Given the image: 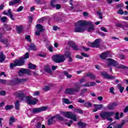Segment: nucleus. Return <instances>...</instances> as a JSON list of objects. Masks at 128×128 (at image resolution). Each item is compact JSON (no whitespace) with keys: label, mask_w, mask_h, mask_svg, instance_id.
<instances>
[{"label":"nucleus","mask_w":128,"mask_h":128,"mask_svg":"<svg viewBox=\"0 0 128 128\" xmlns=\"http://www.w3.org/2000/svg\"><path fill=\"white\" fill-rule=\"evenodd\" d=\"M70 4L72 6L70 8V10H71V12H76V10H74V6H72V2H70Z\"/></svg>","instance_id":"a18cd8bd"},{"label":"nucleus","mask_w":128,"mask_h":128,"mask_svg":"<svg viewBox=\"0 0 128 128\" xmlns=\"http://www.w3.org/2000/svg\"><path fill=\"white\" fill-rule=\"evenodd\" d=\"M44 90H50V87L48 86H45L44 88H43Z\"/></svg>","instance_id":"338daca9"},{"label":"nucleus","mask_w":128,"mask_h":128,"mask_svg":"<svg viewBox=\"0 0 128 128\" xmlns=\"http://www.w3.org/2000/svg\"><path fill=\"white\" fill-rule=\"evenodd\" d=\"M76 112H78V114H83V111L82 109H76Z\"/></svg>","instance_id":"09e8293b"},{"label":"nucleus","mask_w":128,"mask_h":128,"mask_svg":"<svg viewBox=\"0 0 128 128\" xmlns=\"http://www.w3.org/2000/svg\"><path fill=\"white\" fill-rule=\"evenodd\" d=\"M78 126H80L81 128H86V124L82 122H78Z\"/></svg>","instance_id":"2f4dec72"},{"label":"nucleus","mask_w":128,"mask_h":128,"mask_svg":"<svg viewBox=\"0 0 128 128\" xmlns=\"http://www.w3.org/2000/svg\"><path fill=\"white\" fill-rule=\"evenodd\" d=\"M8 20V18L6 16H2H2L0 15V20L1 22H6Z\"/></svg>","instance_id":"7c9ffc66"},{"label":"nucleus","mask_w":128,"mask_h":128,"mask_svg":"<svg viewBox=\"0 0 128 128\" xmlns=\"http://www.w3.org/2000/svg\"><path fill=\"white\" fill-rule=\"evenodd\" d=\"M76 58H78L79 60H82V58H84V57H82L80 55H76Z\"/></svg>","instance_id":"680f3d73"},{"label":"nucleus","mask_w":128,"mask_h":128,"mask_svg":"<svg viewBox=\"0 0 128 128\" xmlns=\"http://www.w3.org/2000/svg\"><path fill=\"white\" fill-rule=\"evenodd\" d=\"M30 58L28 52H26L23 56H21L20 60H15V64L17 66H22L24 64L25 60Z\"/></svg>","instance_id":"20e7f679"},{"label":"nucleus","mask_w":128,"mask_h":128,"mask_svg":"<svg viewBox=\"0 0 128 128\" xmlns=\"http://www.w3.org/2000/svg\"><path fill=\"white\" fill-rule=\"evenodd\" d=\"M94 108H96L98 110H100L102 108V104H95L94 105Z\"/></svg>","instance_id":"c85d7f7f"},{"label":"nucleus","mask_w":128,"mask_h":128,"mask_svg":"<svg viewBox=\"0 0 128 128\" xmlns=\"http://www.w3.org/2000/svg\"><path fill=\"white\" fill-rule=\"evenodd\" d=\"M100 42H102V40L98 38L94 40V42H90V46H91V48H98L100 46Z\"/></svg>","instance_id":"f8f14e48"},{"label":"nucleus","mask_w":128,"mask_h":128,"mask_svg":"<svg viewBox=\"0 0 128 128\" xmlns=\"http://www.w3.org/2000/svg\"><path fill=\"white\" fill-rule=\"evenodd\" d=\"M90 78L91 80H94L96 78V76L92 73L88 72L84 76V78Z\"/></svg>","instance_id":"412c9836"},{"label":"nucleus","mask_w":128,"mask_h":128,"mask_svg":"<svg viewBox=\"0 0 128 128\" xmlns=\"http://www.w3.org/2000/svg\"><path fill=\"white\" fill-rule=\"evenodd\" d=\"M16 98H18L22 102H26L28 104H36L38 102V99L33 98L31 99L30 96H25L22 91H18L14 94Z\"/></svg>","instance_id":"f03ea898"},{"label":"nucleus","mask_w":128,"mask_h":128,"mask_svg":"<svg viewBox=\"0 0 128 128\" xmlns=\"http://www.w3.org/2000/svg\"><path fill=\"white\" fill-rule=\"evenodd\" d=\"M36 36H40V32L44 30V27L38 24L36 26Z\"/></svg>","instance_id":"4468645a"},{"label":"nucleus","mask_w":128,"mask_h":128,"mask_svg":"<svg viewBox=\"0 0 128 128\" xmlns=\"http://www.w3.org/2000/svg\"><path fill=\"white\" fill-rule=\"evenodd\" d=\"M118 14H124V10H122V9H120L118 12Z\"/></svg>","instance_id":"603ef678"},{"label":"nucleus","mask_w":128,"mask_h":128,"mask_svg":"<svg viewBox=\"0 0 128 128\" xmlns=\"http://www.w3.org/2000/svg\"><path fill=\"white\" fill-rule=\"evenodd\" d=\"M114 112H105L100 114V116L102 118H110V116H112Z\"/></svg>","instance_id":"1a4fd4ad"},{"label":"nucleus","mask_w":128,"mask_h":128,"mask_svg":"<svg viewBox=\"0 0 128 128\" xmlns=\"http://www.w3.org/2000/svg\"><path fill=\"white\" fill-rule=\"evenodd\" d=\"M28 50H36V48L34 44H31L28 48Z\"/></svg>","instance_id":"a878e982"},{"label":"nucleus","mask_w":128,"mask_h":128,"mask_svg":"<svg viewBox=\"0 0 128 128\" xmlns=\"http://www.w3.org/2000/svg\"><path fill=\"white\" fill-rule=\"evenodd\" d=\"M24 10V7L22 6H20L18 9H17V12H22Z\"/></svg>","instance_id":"3c124183"},{"label":"nucleus","mask_w":128,"mask_h":128,"mask_svg":"<svg viewBox=\"0 0 128 128\" xmlns=\"http://www.w3.org/2000/svg\"><path fill=\"white\" fill-rule=\"evenodd\" d=\"M119 90H120V92H124V88H123V87H122V86H120V87H119Z\"/></svg>","instance_id":"774afa93"},{"label":"nucleus","mask_w":128,"mask_h":128,"mask_svg":"<svg viewBox=\"0 0 128 128\" xmlns=\"http://www.w3.org/2000/svg\"><path fill=\"white\" fill-rule=\"evenodd\" d=\"M96 84L95 82H88L84 84H83L81 86H84V88H89V86H94Z\"/></svg>","instance_id":"a211bd4d"},{"label":"nucleus","mask_w":128,"mask_h":128,"mask_svg":"<svg viewBox=\"0 0 128 128\" xmlns=\"http://www.w3.org/2000/svg\"><path fill=\"white\" fill-rule=\"evenodd\" d=\"M126 24V22H122V23H118L116 26L118 28H123V30H124V25Z\"/></svg>","instance_id":"5701e85b"},{"label":"nucleus","mask_w":128,"mask_h":128,"mask_svg":"<svg viewBox=\"0 0 128 128\" xmlns=\"http://www.w3.org/2000/svg\"><path fill=\"white\" fill-rule=\"evenodd\" d=\"M52 60L54 62H56L57 64L64 62L66 60V58H64V56L62 55V54L54 55L52 57Z\"/></svg>","instance_id":"423d86ee"},{"label":"nucleus","mask_w":128,"mask_h":128,"mask_svg":"<svg viewBox=\"0 0 128 128\" xmlns=\"http://www.w3.org/2000/svg\"><path fill=\"white\" fill-rule=\"evenodd\" d=\"M64 76H66L67 78H72V75L68 74V72L64 71Z\"/></svg>","instance_id":"58836bf2"},{"label":"nucleus","mask_w":128,"mask_h":128,"mask_svg":"<svg viewBox=\"0 0 128 128\" xmlns=\"http://www.w3.org/2000/svg\"><path fill=\"white\" fill-rule=\"evenodd\" d=\"M42 128V124L40 123H38L36 126V128Z\"/></svg>","instance_id":"e2e57ef3"},{"label":"nucleus","mask_w":128,"mask_h":128,"mask_svg":"<svg viewBox=\"0 0 128 128\" xmlns=\"http://www.w3.org/2000/svg\"><path fill=\"white\" fill-rule=\"evenodd\" d=\"M25 38L29 42H32V40H30V35H26V37H25Z\"/></svg>","instance_id":"c03bdc74"},{"label":"nucleus","mask_w":128,"mask_h":128,"mask_svg":"<svg viewBox=\"0 0 128 128\" xmlns=\"http://www.w3.org/2000/svg\"><path fill=\"white\" fill-rule=\"evenodd\" d=\"M48 106H44L40 108H34L32 110L33 114H38V112H44L48 110Z\"/></svg>","instance_id":"9b49d317"},{"label":"nucleus","mask_w":128,"mask_h":128,"mask_svg":"<svg viewBox=\"0 0 128 128\" xmlns=\"http://www.w3.org/2000/svg\"><path fill=\"white\" fill-rule=\"evenodd\" d=\"M14 122H16V118H14V116L11 117L10 119L9 124L10 126H12V123Z\"/></svg>","instance_id":"c9c22d12"},{"label":"nucleus","mask_w":128,"mask_h":128,"mask_svg":"<svg viewBox=\"0 0 128 128\" xmlns=\"http://www.w3.org/2000/svg\"><path fill=\"white\" fill-rule=\"evenodd\" d=\"M0 82L2 84H6L8 82V81L6 80L0 79Z\"/></svg>","instance_id":"37998d69"},{"label":"nucleus","mask_w":128,"mask_h":128,"mask_svg":"<svg viewBox=\"0 0 128 128\" xmlns=\"http://www.w3.org/2000/svg\"><path fill=\"white\" fill-rule=\"evenodd\" d=\"M0 96H6V91H0Z\"/></svg>","instance_id":"13d9d810"},{"label":"nucleus","mask_w":128,"mask_h":128,"mask_svg":"<svg viewBox=\"0 0 128 128\" xmlns=\"http://www.w3.org/2000/svg\"><path fill=\"white\" fill-rule=\"evenodd\" d=\"M24 82H26V79H16L10 80V84L11 86H16V84H22Z\"/></svg>","instance_id":"9d476101"},{"label":"nucleus","mask_w":128,"mask_h":128,"mask_svg":"<svg viewBox=\"0 0 128 128\" xmlns=\"http://www.w3.org/2000/svg\"><path fill=\"white\" fill-rule=\"evenodd\" d=\"M56 4V0H52L50 2V4L52 8H54L56 6V10H60V4H56V6L54 5Z\"/></svg>","instance_id":"4be33fe9"},{"label":"nucleus","mask_w":128,"mask_h":128,"mask_svg":"<svg viewBox=\"0 0 128 128\" xmlns=\"http://www.w3.org/2000/svg\"><path fill=\"white\" fill-rule=\"evenodd\" d=\"M102 74L104 78H106L107 80H114V78H116L114 76L108 74L106 72H102Z\"/></svg>","instance_id":"dca6fc26"},{"label":"nucleus","mask_w":128,"mask_h":128,"mask_svg":"<svg viewBox=\"0 0 128 128\" xmlns=\"http://www.w3.org/2000/svg\"><path fill=\"white\" fill-rule=\"evenodd\" d=\"M40 94V92L39 91H36L34 92V96H38Z\"/></svg>","instance_id":"0e129e2a"},{"label":"nucleus","mask_w":128,"mask_h":128,"mask_svg":"<svg viewBox=\"0 0 128 128\" xmlns=\"http://www.w3.org/2000/svg\"><path fill=\"white\" fill-rule=\"evenodd\" d=\"M22 0H12L9 2V6H18V4H20V1ZM16 4H18L16 6Z\"/></svg>","instance_id":"f3484780"},{"label":"nucleus","mask_w":128,"mask_h":128,"mask_svg":"<svg viewBox=\"0 0 128 128\" xmlns=\"http://www.w3.org/2000/svg\"><path fill=\"white\" fill-rule=\"evenodd\" d=\"M12 10L8 9V12L6 11H4L3 12V14H4V16H8L12 14Z\"/></svg>","instance_id":"bb28decb"},{"label":"nucleus","mask_w":128,"mask_h":128,"mask_svg":"<svg viewBox=\"0 0 128 128\" xmlns=\"http://www.w3.org/2000/svg\"><path fill=\"white\" fill-rule=\"evenodd\" d=\"M116 106H118V103L116 102L111 103L107 106V108L110 110H114V108Z\"/></svg>","instance_id":"aec40b11"},{"label":"nucleus","mask_w":128,"mask_h":128,"mask_svg":"<svg viewBox=\"0 0 128 128\" xmlns=\"http://www.w3.org/2000/svg\"><path fill=\"white\" fill-rule=\"evenodd\" d=\"M118 57L119 58H120V60H124V56L121 54H120L118 56Z\"/></svg>","instance_id":"bf43d9fd"},{"label":"nucleus","mask_w":128,"mask_h":128,"mask_svg":"<svg viewBox=\"0 0 128 128\" xmlns=\"http://www.w3.org/2000/svg\"><path fill=\"white\" fill-rule=\"evenodd\" d=\"M57 120H66L62 117L60 116V114H56L55 116H52L48 120V126L52 124Z\"/></svg>","instance_id":"0eeeda50"},{"label":"nucleus","mask_w":128,"mask_h":128,"mask_svg":"<svg viewBox=\"0 0 128 128\" xmlns=\"http://www.w3.org/2000/svg\"><path fill=\"white\" fill-rule=\"evenodd\" d=\"M72 122H74V121L71 120L70 121V122H66L65 124H66V126H72Z\"/></svg>","instance_id":"de8ad7c7"},{"label":"nucleus","mask_w":128,"mask_h":128,"mask_svg":"<svg viewBox=\"0 0 128 128\" xmlns=\"http://www.w3.org/2000/svg\"><path fill=\"white\" fill-rule=\"evenodd\" d=\"M18 74L20 76H22L24 74H32V72L28 70V69H24L22 68L19 70Z\"/></svg>","instance_id":"ddd939ff"},{"label":"nucleus","mask_w":128,"mask_h":128,"mask_svg":"<svg viewBox=\"0 0 128 128\" xmlns=\"http://www.w3.org/2000/svg\"><path fill=\"white\" fill-rule=\"evenodd\" d=\"M74 32H84L86 30L88 32L94 30V23L92 21L80 20L75 24Z\"/></svg>","instance_id":"f257e3e1"},{"label":"nucleus","mask_w":128,"mask_h":128,"mask_svg":"<svg viewBox=\"0 0 128 128\" xmlns=\"http://www.w3.org/2000/svg\"><path fill=\"white\" fill-rule=\"evenodd\" d=\"M107 64L108 66H113L116 68H123V70H128V66H124L122 64L118 66V62L110 58H109L107 60Z\"/></svg>","instance_id":"7ed1b4c3"},{"label":"nucleus","mask_w":128,"mask_h":128,"mask_svg":"<svg viewBox=\"0 0 128 128\" xmlns=\"http://www.w3.org/2000/svg\"><path fill=\"white\" fill-rule=\"evenodd\" d=\"M122 116H124V113L121 112L120 116V113L116 112V114L115 118L116 120H120V118H122Z\"/></svg>","instance_id":"393cba45"},{"label":"nucleus","mask_w":128,"mask_h":128,"mask_svg":"<svg viewBox=\"0 0 128 128\" xmlns=\"http://www.w3.org/2000/svg\"><path fill=\"white\" fill-rule=\"evenodd\" d=\"M84 104V106H86V107L92 106V103L90 102H85Z\"/></svg>","instance_id":"79ce46f5"},{"label":"nucleus","mask_w":128,"mask_h":128,"mask_svg":"<svg viewBox=\"0 0 128 128\" xmlns=\"http://www.w3.org/2000/svg\"><path fill=\"white\" fill-rule=\"evenodd\" d=\"M110 56H112V54H110V52L108 51L103 52L100 55V58L102 60H104L106 58H108Z\"/></svg>","instance_id":"2eb2a0df"},{"label":"nucleus","mask_w":128,"mask_h":128,"mask_svg":"<svg viewBox=\"0 0 128 128\" xmlns=\"http://www.w3.org/2000/svg\"><path fill=\"white\" fill-rule=\"evenodd\" d=\"M63 116L67 118H70L74 122H78V119L76 118V115L73 114L72 112H63Z\"/></svg>","instance_id":"6e6552de"},{"label":"nucleus","mask_w":128,"mask_h":128,"mask_svg":"<svg viewBox=\"0 0 128 128\" xmlns=\"http://www.w3.org/2000/svg\"><path fill=\"white\" fill-rule=\"evenodd\" d=\"M62 102H64V104H72L68 100V98H62Z\"/></svg>","instance_id":"72a5a7b5"},{"label":"nucleus","mask_w":128,"mask_h":128,"mask_svg":"<svg viewBox=\"0 0 128 128\" xmlns=\"http://www.w3.org/2000/svg\"><path fill=\"white\" fill-rule=\"evenodd\" d=\"M122 126H124V123H122L120 124H118L115 126H114V128H122Z\"/></svg>","instance_id":"ea45409f"},{"label":"nucleus","mask_w":128,"mask_h":128,"mask_svg":"<svg viewBox=\"0 0 128 128\" xmlns=\"http://www.w3.org/2000/svg\"><path fill=\"white\" fill-rule=\"evenodd\" d=\"M125 30H128V24L126 22H125L124 28Z\"/></svg>","instance_id":"4d7b16f0"},{"label":"nucleus","mask_w":128,"mask_h":128,"mask_svg":"<svg viewBox=\"0 0 128 128\" xmlns=\"http://www.w3.org/2000/svg\"><path fill=\"white\" fill-rule=\"evenodd\" d=\"M0 42H2V44H6V48H8V40L6 39H1L0 40Z\"/></svg>","instance_id":"c756f323"},{"label":"nucleus","mask_w":128,"mask_h":128,"mask_svg":"<svg viewBox=\"0 0 128 128\" xmlns=\"http://www.w3.org/2000/svg\"><path fill=\"white\" fill-rule=\"evenodd\" d=\"M97 14L99 16V18H100V20L102 19V12L98 11L97 12Z\"/></svg>","instance_id":"8fccbe9b"},{"label":"nucleus","mask_w":128,"mask_h":128,"mask_svg":"<svg viewBox=\"0 0 128 128\" xmlns=\"http://www.w3.org/2000/svg\"><path fill=\"white\" fill-rule=\"evenodd\" d=\"M15 108L16 110H20V102L18 100L15 102Z\"/></svg>","instance_id":"4c0bfd02"},{"label":"nucleus","mask_w":128,"mask_h":128,"mask_svg":"<svg viewBox=\"0 0 128 128\" xmlns=\"http://www.w3.org/2000/svg\"><path fill=\"white\" fill-rule=\"evenodd\" d=\"M81 55L82 56H84V58H88L89 56L88 54L84 52L81 53Z\"/></svg>","instance_id":"864d4df0"},{"label":"nucleus","mask_w":128,"mask_h":128,"mask_svg":"<svg viewBox=\"0 0 128 128\" xmlns=\"http://www.w3.org/2000/svg\"><path fill=\"white\" fill-rule=\"evenodd\" d=\"M68 46H72L74 50H78V46H76L74 42L73 41H70L68 42Z\"/></svg>","instance_id":"6ab92c4d"},{"label":"nucleus","mask_w":128,"mask_h":128,"mask_svg":"<svg viewBox=\"0 0 128 128\" xmlns=\"http://www.w3.org/2000/svg\"><path fill=\"white\" fill-rule=\"evenodd\" d=\"M114 87H111L110 88V92L111 94H114Z\"/></svg>","instance_id":"5fc2aeb1"},{"label":"nucleus","mask_w":128,"mask_h":128,"mask_svg":"<svg viewBox=\"0 0 128 128\" xmlns=\"http://www.w3.org/2000/svg\"><path fill=\"white\" fill-rule=\"evenodd\" d=\"M14 66H17L16 64L15 61H14V64L11 63L10 64V68H14Z\"/></svg>","instance_id":"49530a36"},{"label":"nucleus","mask_w":128,"mask_h":128,"mask_svg":"<svg viewBox=\"0 0 128 128\" xmlns=\"http://www.w3.org/2000/svg\"><path fill=\"white\" fill-rule=\"evenodd\" d=\"M28 68H30L31 70H36V66L32 63H30L28 64Z\"/></svg>","instance_id":"cd10ccee"},{"label":"nucleus","mask_w":128,"mask_h":128,"mask_svg":"<svg viewBox=\"0 0 128 128\" xmlns=\"http://www.w3.org/2000/svg\"><path fill=\"white\" fill-rule=\"evenodd\" d=\"M38 124V120H36V119H34L30 122L31 126H36V124Z\"/></svg>","instance_id":"473e14b6"},{"label":"nucleus","mask_w":128,"mask_h":128,"mask_svg":"<svg viewBox=\"0 0 128 128\" xmlns=\"http://www.w3.org/2000/svg\"><path fill=\"white\" fill-rule=\"evenodd\" d=\"M74 86L75 88H74L66 89L65 91V94H72L74 92H80V83H76L74 84Z\"/></svg>","instance_id":"39448f33"},{"label":"nucleus","mask_w":128,"mask_h":128,"mask_svg":"<svg viewBox=\"0 0 128 128\" xmlns=\"http://www.w3.org/2000/svg\"><path fill=\"white\" fill-rule=\"evenodd\" d=\"M86 79L82 78V79H80V84H82V82H86Z\"/></svg>","instance_id":"052dcab7"},{"label":"nucleus","mask_w":128,"mask_h":128,"mask_svg":"<svg viewBox=\"0 0 128 128\" xmlns=\"http://www.w3.org/2000/svg\"><path fill=\"white\" fill-rule=\"evenodd\" d=\"M46 70L48 72V74H50L52 72V70L50 68H46Z\"/></svg>","instance_id":"69168bd1"},{"label":"nucleus","mask_w":128,"mask_h":128,"mask_svg":"<svg viewBox=\"0 0 128 128\" xmlns=\"http://www.w3.org/2000/svg\"><path fill=\"white\" fill-rule=\"evenodd\" d=\"M12 108H14L12 105H8L6 106L5 110H12Z\"/></svg>","instance_id":"a19ab883"},{"label":"nucleus","mask_w":128,"mask_h":128,"mask_svg":"<svg viewBox=\"0 0 128 128\" xmlns=\"http://www.w3.org/2000/svg\"><path fill=\"white\" fill-rule=\"evenodd\" d=\"M100 30L102 31V32H108V30H106V28L104 27H102L100 28Z\"/></svg>","instance_id":"6e6d98bb"},{"label":"nucleus","mask_w":128,"mask_h":128,"mask_svg":"<svg viewBox=\"0 0 128 128\" xmlns=\"http://www.w3.org/2000/svg\"><path fill=\"white\" fill-rule=\"evenodd\" d=\"M64 57L66 56V58H70L71 56L70 52V51H66L64 52Z\"/></svg>","instance_id":"f704fd0d"},{"label":"nucleus","mask_w":128,"mask_h":128,"mask_svg":"<svg viewBox=\"0 0 128 128\" xmlns=\"http://www.w3.org/2000/svg\"><path fill=\"white\" fill-rule=\"evenodd\" d=\"M16 30L18 31V34H20L22 32V26H17Z\"/></svg>","instance_id":"e433bc0d"},{"label":"nucleus","mask_w":128,"mask_h":128,"mask_svg":"<svg viewBox=\"0 0 128 128\" xmlns=\"http://www.w3.org/2000/svg\"><path fill=\"white\" fill-rule=\"evenodd\" d=\"M5 60H6V57L4 55V53H2V52H1L0 53V62L1 63L4 62Z\"/></svg>","instance_id":"b1692460"}]
</instances>
